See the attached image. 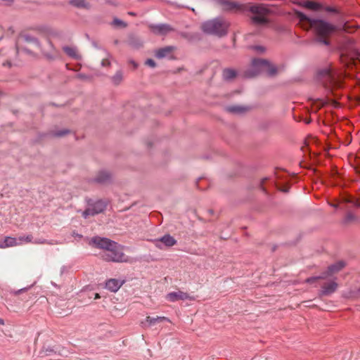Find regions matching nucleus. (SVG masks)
<instances>
[{"mask_svg":"<svg viewBox=\"0 0 360 360\" xmlns=\"http://www.w3.org/2000/svg\"><path fill=\"white\" fill-rule=\"evenodd\" d=\"M326 103V101H320V104H319V107H321V106H323Z\"/></svg>","mask_w":360,"mask_h":360,"instance_id":"nucleus-39","label":"nucleus"},{"mask_svg":"<svg viewBox=\"0 0 360 360\" xmlns=\"http://www.w3.org/2000/svg\"><path fill=\"white\" fill-rule=\"evenodd\" d=\"M6 245H5L4 240H0V248H6Z\"/></svg>","mask_w":360,"mask_h":360,"instance_id":"nucleus-33","label":"nucleus"},{"mask_svg":"<svg viewBox=\"0 0 360 360\" xmlns=\"http://www.w3.org/2000/svg\"><path fill=\"white\" fill-rule=\"evenodd\" d=\"M2 1L6 2L8 4H11L13 1V0H2Z\"/></svg>","mask_w":360,"mask_h":360,"instance_id":"nucleus-40","label":"nucleus"},{"mask_svg":"<svg viewBox=\"0 0 360 360\" xmlns=\"http://www.w3.org/2000/svg\"><path fill=\"white\" fill-rule=\"evenodd\" d=\"M105 260L115 262H126L128 258L123 253L122 247L115 243V245L112 246L110 250L103 255Z\"/></svg>","mask_w":360,"mask_h":360,"instance_id":"nucleus-5","label":"nucleus"},{"mask_svg":"<svg viewBox=\"0 0 360 360\" xmlns=\"http://www.w3.org/2000/svg\"><path fill=\"white\" fill-rule=\"evenodd\" d=\"M163 321H169V320L165 316H156V317H150L147 316L146 319V321L148 323L149 326H154L158 322H161Z\"/></svg>","mask_w":360,"mask_h":360,"instance_id":"nucleus-21","label":"nucleus"},{"mask_svg":"<svg viewBox=\"0 0 360 360\" xmlns=\"http://www.w3.org/2000/svg\"><path fill=\"white\" fill-rule=\"evenodd\" d=\"M122 79V74L120 71L117 72L112 77V82L115 84H119Z\"/></svg>","mask_w":360,"mask_h":360,"instance_id":"nucleus-25","label":"nucleus"},{"mask_svg":"<svg viewBox=\"0 0 360 360\" xmlns=\"http://www.w3.org/2000/svg\"><path fill=\"white\" fill-rule=\"evenodd\" d=\"M190 298L186 292L182 291L172 292L167 295V299L170 302H176L178 300H185Z\"/></svg>","mask_w":360,"mask_h":360,"instance_id":"nucleus-13","label":"nucleus"},{"mask_svg":"<svg viewBox=\"0 0 360 360\" xmlns=\"http://www.w3.org/2000/svg\"><path fill=\"white\" fill-rule=\"evenodd\" d=\"M34 243H44L45 240H38V241H35Z\"/></svg>","mask_w":360,"mask_h":360,"instance_id":"nucleus-43","label":"nucleus"},{"mask_svg":"<svg viewBox=\"0 0 360 360\" xmlns=\"http://www.w3.org/2000/svg\"><path fill=\"white\" fill-rule=\"evenodd\" d=\"M95 181L100 184H105L110 180V174L106 171H101L95 178Z\"/></svg>","mask_w":360,"mask_h":360,"instance_id":"nucleus-19","label":"nucleus"},{"mask_svg":"<svg viewBox=\"0 0 360 360\" xmlns=\"http://www.w3.org/2000/svg\"><path fill=\"white\" fill-rule=\"evenodd\" d=\"M146 65L151 67V68H155V62L153 60V59H148L146 61Z\"/></svg>","mask_w":360,"mask_h":360,"instance_id":"nucleus-28","label":"nucleus"},{"mask_svg":"<svg viewBox=\"0 0 360 360\" xmlns=\"http://www.w3.org/2000/svg\"><path fill=\"white\" fill-rule=\"evenodd\" d=\"M302 5L304 7L311 9V10H313V11H317L321 8V6L319 4L314 2V1H303Z\"/></svg>","mask_w":360,"mask_h":360,"instance_id":"nucleus-23","label":"nucleus"},{"mask_svg":"<svg viewBox=\"0 0 360 360\" xmlns=\"http://www.w3.org/2000/svg\"><path fill=\"white\" fill-rule=\"evenodd\" d=\"M172 47L166 46L162 49H160L155 52V56L158 58H163L166 57L172 51Z\"/></svg>","mask_w":360,"mask_h":360,"instance_id":"nucleus-20","label":"nucleus"},{"mask_svg":"<svg viewBox=\"0 0 360 360\" xmlns=\"http://www.w3.org/2000/svg\"><path fill=\"white\" fill-rule=\"evenodd\" d=\"M0 325H4V321L0 318Z\"/></svg>","mask_w":360,"mask_h":360,"instance_id":"nucleus-45","label":"nucleus"},{"mask_svg":"<svg viewBox=\"0 0 360 360\" xmlns=\"http://www.w3.org/2000/svg\"><path fill=\"white\" fill-rule=\"evenodd\" d=\"M4 243L5 245H6V248L18 245V243H17V240L15 238L12 237L5 238Z\"/></svg>","mask_w":360,"mask_h":360,"instance_id":"nucleus-24","label":"nucleus"},{"mask_svg":"<svg viewBox=\"0 0 360 360\" xmlns=\"http://www.w3.org/2000/svg\"><path fill=\"white\" fill-rule=\"evenodd\" d=\"M78 77H79V78H81V79H84V78H86V77H85L84 75H78Z\"/></svg>","mask_w":360,"mask_h":360,"instance_id":"nucleus-44","label":"nucleus"},{"mask_svg":"<svg viewBox=\"0 0 360 360\" xmlns=\"http://www.w3.org/2000/svg\"><path fill=\"white\" fill-rule=\"evenodd\" d=\"M110 60H108V58H104V59H103V60L101 62V65L103 67L108 66V65H110Z\"/></svg>","mask_w":360,"mask_h":360,"instance_id":"nucleus-30","label":"nucleus"},{"mask_svg":"<svg viewBox=\"0 0 360 360\" xmlns=\"http://www.w3.org/2000/svg\"><path fill=\"white\" fill-rule=\"evenodd\" d=\"M229 23L221 18H215L206 21L202 24V30L204 32L222 37L226 34Z\"/></svg>","mask_w":360,"mask_h":360,"instance_id":"nucleus-4","label":"nucleus"},{"mask_svg":"<svg viewBox=\"0 0 360 360\" xmlns=\"http://www.w3.org/2000/svg\"><path fill=\"white\" fill-rule=\"evenodd\" d=\"M112 23H113V25H117V26H121V25H124V22L119 19H115L113 20Z\"/></svg>","mask_w":360,"mask_h":360,"instance_id":"nucleus-31","label":"nucleus"},{"mask_svg":"<svg viewBox=\"0 0 360 360\" xmlns=\"http://www.w3.org/2000/svg\"><path fill=\"white\" fill-rule=\"evenodd\" d=\"M305 122H306V123H309V122H310V121H309V120H306V121H305Z\"/></svg>","mask_w":360,"mask_h":360,"instance_id":"nucleus-48","label":"nucleus"},{"mask_svg":"<svg viewBox=\"0 0 360 360\" xmlns=\"http://www.w3.org/2000/svg\"><path fill=\"white\" fill-rule=\"evenodd\" d=\"M248 108L243 105H232L226 107V110L233 115H243L248 110Z\"/></svg>","mask_w":360,"mask_h":360,"instance_id":"nucleus-14","label":"nucleus"},{"mask_svg":"<svg viewBox=\"0 0 360 360\" xmlns=\"http://www.w3.org/2000/svg\"><path fill=\"white\" fill-rule=\"evenodd\" d=\"M8 65V66H11V63L10 62H6V63H4V65Z\"/></svg>","mask_w":360,"mask_h":360,"instance_id":"nucleus-46","label":"nucleus"},{"mask_svg":"<svg viewBox=\"0 0 360 360\" xmlns=\"http://www.w3.org/2000/svg\"><path fill=\"white\" fill-rule=\"evenodd\" d=\"M354 217L352 216V214H348L347 216V220H352L353 219Z\"/></svg>","mask_w":360,"mask_h":360,"instance_id":"nucleus-35","label":"nucleus"},{"mask_svg":"<svg viewBox=\"0 0 360 360\" xmlns=\"http://www.w3.org/2000/svg\"><path fill=\"white\" fill-rule=\"evenodd\" d=\"M69 4L79 9L89 10L91 7V4L87 0H69Z\"/></svg>","mask_w":360,"mask_h":360,"instance_id":"nucleus-16","label":"nucleus"},{"mask_svg":"<svg viewBox=\"0 0 360 360\" xmlns=\"http://www.w3.org/2000/svg\"><path fill=\"white\" fill-rule=\"evenodd\" d=\"M224 11L249 10L252 13L251 20L256 25H264L269 22L268 15L272 11L269 6L264 4L243 5L228 0H217Z\"/></svg>","mask_w":360,"mask_h":360,"instance_id":"nucleus-1","label":"nucleus"},{"mask_svg":"<svg viewBox=\"0 0 360 360\" xmlns=\"http://www.w3.org/2000/svg\"><path fill=\"white\" fill-rule=\"evenodd\" d=\"M297 16L304 26L313 29L319 43L329 45L328 37L336 30L334 25L323 20L309 18L301 12L297 13Z\"/></svg>","mask_w":360,"mask_h":360,"instance_id":"nucleus-2","label":"nucleus"},{"mask_svg":"<svg viewBox=\"0 0 360 360\" xmlns=\"http://www.w3.org/2000/svg\"><path fill=\"white\" fill-rule=\"evenodd\" d=\"M260 72H266L273 76L277 72V68L267 60L255 58L252 61L250 68L244 72V77H252Z\"/></svg>","mask_w":360,"mask_h":360,"instance_id":"nucleus-3","label":"nucleus"},{"mask_svg":"<svg viewBox=\"0 0 360 360\" xmlns=\"http://www.w3.org/2000/svg\"><path fill=\"white\" fill-rule=\"evenodd\" d=\"M89 244L98 248L105 250L107 252L112 246L115 247V242L106 238L96 236L91 239Z\"/></svg>","mask_w":360,"mask_h":360,"instance_id":"nucleus-10","label":"nucleus"},{"mask_svg":"<svg viewBox=\"0 0 360 360\" xmlns=\"http://www.w3.org/2000/svg\"><path fill=\"white\" fill-rule=\"evenodd\" d=\"M48 44H49V47L53 50V51H55V48L53 45V44L51 42V41H48Z\"/></svg>","mask_w":360,"mask_h":360,"instance_id":"nucleus-36","label":"nucleus"},{"mask_svg":"<svg viewBox=\"0 0 360 360\" xmlns=\"http://www.w3.org/2000/svg\"><path fill=\"white\" fill-rule=\"evenodd\" d=\"M338 288V283L334 281L325 282L321 285V293L322 295H329L333 293Z\"/></svg>","mask_w":360,"mask_h":360,"instance_id":"nucleus-12","label":"nucleus"},{"mask_svg":"<svg viewBox=\"0 0 360 360\" xmlns=\"http://www.w3.org/2000/svg\"><path fill=\"white\" fill-rule=\"evenodd\" d=\"M251 49L258 53H262L266 51L265 47L262 46H252Z\"/></svg>","mask_w":360,"mask_h":360,"instance_id":"nucleus-26","label":"nucleus"},{"mask_svg":"<svg viewBox=\"0 0 360 360\" xmlns=\"http://www.w3.org/2000/svg\"><path fill=\"white\" fill-rule=\"evenodd\" d=\"M25 240L26 242H27V243H28V242H31V240H32V236H27L25 238Z\"/></svg>","mask_w":360,"mask_h":360,"instance_id":"nucleus-34","label":"nucleus"},{"mask_svg":"<svg viewBox=\"0 0 360 360\" xmlns=\"http://www.w3.org/2000/svg\"><path fill=\"white\" fill-rule=\"evenodd\" d=\"M123 281L117 279L111 278L106 281L105 288L111 292H117L122 285Z\"/></svg>","mask_w":360,"mask_h":360,"instance_id":"nucleus-15","label":"nucleus"},{"mask_svg":"<svg viewBox=\"0 0 360 360\" xmlns=\"http://www.w3.org/2000/svg\"><path fill=\"white\" fill-rule=\"evenodd\" d=\"M26 289H27V288H22V289H20V290H19L16 291V292H15V294H19V293H20V292H24L25 290H26Z\"/></svg>","mask_w":360,"mask_h":360,"instance_id":"nucleus-38","label":"nucleus"},{"mask_svg":"<svg viewBox=\"0 0 360 360\" xmlns=\"http://www.w3.org/2000/svg\"><path fill=\"white\" fill-rule=\"evenodd\" d=\"M73 236H75V237H79V238H81V237H82V236H81V235H79V234H78V233H73Z\"/></svg>","mask_w":360,"mask_h":360,"instance_id":"nucleus-42","label":"nucleus"},{"mask_svg":"<svg viewBox=\"0 0 360 360\" xmlns=\"http://www.w3.org/2000/svg\"><path fill=\"white\" fill-rule=\"evenodd\" d=\"M64 52L70 57L79 60L81 59V56L78 52V50L75 46H63V48Z\"/></svg>","mask_w":360,"mask_h":360,"instance_id":"nucleus-18","label":"nucleus"},{"mask_svg":"<svg viewBox=\"0 0 360 360\" xmlns=\"http://www.w3.org/2000/svg\"><path fill=\"white\" fill-rule=\"evenodd\" d=\"M67 133H68V130H60V131H58L56 132L54 134V136H63L65 134H66Z\"/></svg>","mask_w":360,"mask_h":360,"instance_id":"nucleus-29","label":"nucleus"},{"mask_svg":"<svg viewBox=\"0 0 360 360\" xmlns=\"http://www.w3.org/2000/svg\"><path fill=\"white\" fill-rule=\"evenodd\" d=\"M319 79L321 82L326 86L335 85L337 84L336 79L338 77V73L331 66L326 67L319 72Z\"/></svg>","mask_w":360,"mask_h":360,"instance_id":"nucleus-6","label":"nucleus"},{"mask_svg":"<svg viewBox=\"0 0 360 360\" xmlns=\"http://www.w3.org/2000/svg\"><path fill=\"white\" fill-rule=\"evenodd\" d=\"M345 266V263L342 261L338 262L335 264H333L328 266V270L323 274H321L319 276H314L309 278L306 280V281L309 283H314L316 280L318 279H326L328 276H332L333 274L338 272Z\"/></svg>","mask_w":360,"mask_h":360,"instance_id":"nucleus-9","label":"nucleus"},{"mask_svg":"<svg viewBox=\"0 0 360 360\" xmlns=\"http://www.w3.org/2000/svg\"><path fill=\"white\" fill-rule=\"evenodd\" d=\"M176 243V240L170 235L167 234L155 241V245L160 249L172 247Z\"/></svg>","mask_w":360,"mask_h":360,"instance_id":"nucleus-11","label":"nucleus"},{"mask_svg":"<svg viewBox=\"0 0 360 360\" xmlns=\"http://www.w3.org/2000/svg\"><path fill=\"white\" fill-rule=\"evenodd\" d=\"M107 204L102 200H96L94 202H89L88 207L83 212L82 216L87 218L89 216H94L103 212L106 208Z\"/></svg>","mask_w":360,"mask_h":360,"instance_id":"nucleus-8","label":"nucleus"},{"mask_svg":"<svg viewBox=\"0 0 360 360\" xmlns=\"http://www.w3.org/2000/svg\"><path fill=\"white\" fill-rule=\"evenodd\" d=\"M23 43L30 44L37 48H40V44L37 38L30 34H21L18 37L15 44L16 51L18 53L27 51V49H24L22 46Z\"/></svg>","mask_w":360,"mask_h":360,"instance_id":"nucleus-7","label":"nucleus"},{"mask_svg":"<svg viewBox=\"0 0 360 360\" xmlns=\"http://www.w3.org/2000/svg\"><path fill=\"white\" fill-rule=\"evenodd\" d=\"M236 71L231 68L224 70L222 73L223 78L225 80H231L232 79L236 77Z\"/></svg>","mask_w":360,"mask_h":360,"instance_id":"nucleus-22","label":"nucleus"},{"mask_svg":"<svg viewBox=\"0 0 360 360\" xmlns=\"http://www.w3.org/2000/svg\"><path fill=\"white\" fill-rule=\"evenodd\" d=\"M346 201L352 203L356 207H360V202L356 199H354L351 197H347Z\"/></svg>","mask_w":360,"mask_h":360,"instance_id":"nucleus-27","label":"nucleus"},{"mask_svg":"<svg viewBox=\"0 0 360 360\" xmlns=\"http://www.w3.org/2000/svg\"><path fill=\"white\" fill-rule=\"evenodd\" d=\"M99 297H100L98 293H96L95 295V299H98Z\"/></svg>","mask_w":360,"mask_h":360,"instance_id":"nucleus-47","label":"nucleus"},{"mask_svg":"<svg viewBox=\"0 0 360 360\" xmlns=\"http://www.w3.org/2000/svg\"><path fill=\"white\" fill-rule=\"evenodd\" d=\"M153 32L160 34H165L171 31L172 28L167 24H158L151 27Z\"/></svg>","mask_w":360,"mask_h":360,"instance_id":"nucleus-17","label":"nucleus"},{"mask_svg":"<svg viewBox=\"0 0 360 360\" xmlns=\"http://www.w3.org/2000/svg\"><path fill=\"white\" fill-rule=\"evenodd\" d=\"M131 63L134 65V68L137 67V64L134 61H131Z\"/></svg>","mask_w":360,"mask_h":360,"instance_id":"nucleus-41","label":"nucleus"},{"mask_svg":"<svg viewBox=\"0 0 360 360\" xmlns=\"http://www.w3.org/2000/svg\"><path fill=\"white\" fill-rule=\"evenodd\" d=\"M279 189L284 193H287L289 191V187L287 186H279Z\"/></svg>","mask_w":360,"mask_h":360,"instance_id":"nucleus-32","label":"nucleus"},{"mask_svg":"<svg viewBox=\"0 0 360 360\" xmlns=\"http://www.w3.org/2000/svg\"><path fill=\"white\" fill-rule=\"evenodd\" d=\"M327 11H329V12H335L336 11L335 8H331V7H328L327 8Z\"/></svg>","mask_w":360,"mask_h":360,"instance_id":"nucleus-37","label":"nucleus"}]
</instances>
